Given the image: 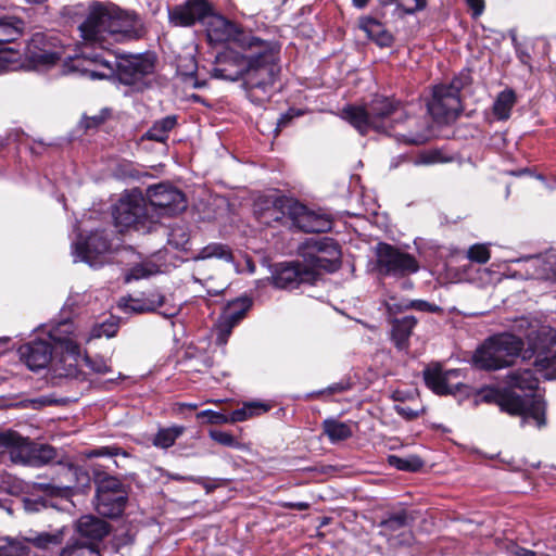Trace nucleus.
<instances>
[{
    "mask_svg": "<svg viewBox=\"0 0 556 556\" xmlns=\"http://www.w3.org/2000/svg\"><path fill=\"white\" fill-rule=\"evenodd\" d=\"M197 70H198L197 63L194 61H191L189 72L181 73V75L185 76V78H184L185 83L190 81V83H192L193 88L200 89L206 85V81L198 79Z\"/></svg>",
    "mask_w": 556,
    "mask_h": 556,
    "instance_id": "obj_59",
    "label": "nucleus"
},
{
    "mask_svg": "<svg viewBox=\"0 0 556 556\" xmlns=\"http://www.w3.org/2000/svg\"><path fill=\"white\" fill-rule=\"evenodd\" d=\"M155 271V266L152 264H137L126 274L125 281L129 282L131 280L143 279L153 275Z\"/></svg>",
    "mask_w": 556,
    "mask_h": 556,
    "instance_id": "obj_49",
    "label": "nucleus"
},
{
    "mask_svg": "<svg viewBox=\"0 0 556 556\" xmlns=\"http://www.w3.org/2000/svg\"><path fill=\"white\" fill-rule=\"evenodd\" d=\"M282 200H292V199L286 198V197L276 198L273 201L271 206L266 207L265 211L262 213V218H263L264 223H266V224H270L271 222H278V223H282V224L290 223L288 210L285 207H281V205H280L281 204L280 201H282Z\"/></svg>",
    "mask_w": 556,
    "mask_h": 556,
    "instance_id": "obj_40",
    "label": "nucleus"
},
{
    "mask_svg": "<svg viewBox=\"0 0 556 556\" xmlns=\"http://www.w3.org/2000/svg\"><path fill=\"white\" fill-rule=\"evenodd\" d=\"M269 406L261 402L245 403L241 408L235 409L229 416L211 409L200 412L198 418H206L210 424H228L244 421L248 418L265 413Z\"/></svg>",
    "mask_w": 556,
    "mask_h": 556,
    "instance_id": "obj_26",
    "label": "nucleus"
},
{
    "mask_svg": "<svg viewBox=\"0 0 556 556\" xmlns=\"http://www.w3.org/2000/svg\"><path fill=\"white\" fill-rule=\"evenodd\" d=\"M273 285L280 289H294L301 283H314V270L307 269L305 263L285 262L274 267Z\"/></svg>",
    "mask_w": 556,
    "mask_h": 556,
    "instance_id": "obj_19",
    "label": "nucleus"
},
{
    "mask_svg": "<svg viewBox=\"0 0 556 556\" xmlns=\"http://www.w3.org/2000/svg\"><path fill=\"white\" fill-rule=\"evenodd\" d=\"M359 29H362L366 34L367 38L374 41L379 48H390L395 41L394 36L380 21L375 17H361Z\"/></svg>",
    "mask_w": 556,
    "mask_h": 556,
    "instance_id": "obj_30",
    "label": "nucleus"
},
{
    "mask_svg": "<svg viewBox=\"0 0 556 556\" xmlns=\"http://www.w3.org/2000/svg\"><path fill=\"white\" fill-rule=\"evenodd\" d=\"M147 304L148 303L146 302V299L143 298L142 294L140 298L123 299V305H124L125 309L128 312H134V313L150 312L149 307H148L149 305H147Z\"/></svg>",
    "mask_w": 556,
    "mask_h": 556,
    "instance_id": "obj_55",
    "label": "nucleus"
},
{
    "mask_svg": "<svg viewBox=\"0 0 556 556\" xmlns=\"http://www.w3.org/2000/svg\"><path fill=\"white\" fill-rule=\"evenodd\" d=\"M66 528L55 530L54 532H39L31 536H26L22 541L29 543L39 549H50L63 543Z\"/></svg>",
    "mask_w": 556,
    "mask_h": 556,
    "instance_id": "obj_36",
    "label": "nucleus"
},
{
    "mask_svg": "<svg viewBox=\"0 0 556 556\" xmlns=\"http://www.w3.org/2000/svg\"><path fill=\"white\" fill-rule=\"evenodd\" d=\"M64 46L60 36L51 30L37 31L27 40L24 58L31 70L49 68L63 56Z\"/></svg>",
    "mask_w": 556,
    "mask_h": 556,
    "instance_id": "obj_8",
    "label": "nucleus"
},
{
    "mask_svg": "<svg viewBox=\"0 0 556 556\" xmlns=\"http://www.w3.org/2000/svg\"><path fill=\"white\" fill-rule=\"evenodd\" d=\"M345 119L362 135L372 129L369 111L367 106L348 105L343 109Z\"/></svg>",
    "mask_w": 556,
    "mask_h": 556,
    "instance_id": "obj_35",
    "label": "nucleus"
},
{
    "mask_svg": "<svg viewBox=\"0 0 556 556\" xmlns=\"http://www.w3.org/2000/svg\"><path fill=\"white\" fill-rule=\"evenodd\" d=\"M538 386L539 379L534 376V372L531 369H518L507 375L508 389H519L525 392L522 396L530 395L539 397L545 403L540 395L535 394Z\"/></svg>",
    "mask_w": 556,
    "mask_h": 556,
    "instance_id": "obj_32",
    "label": "nucleus"
},
{
    "mask_svg": "<svg viewBox=\"0 0 556 556\" xmlns=\"http://www.w3.org/2000/svg\"><path fill=\"white\" fill-rule=\"evenodd\" d=\"M534 366L544 372V378H556V336L548 332L540 336L531 346Z\"/></svg>",
    "mask_w": 556,
    "mask_h": 556,
    "instance_id": "obj_22",
    "label": "nucleus"
},
{
    "mask_svg": "<svg viewBox=\"0 0 556 556\" xmlns=\"http://www.w3.org/2000/svg\"><path fill=\"white\" fill-rule=\"evenodd\" d=\"M462 88L460 78H454L450 85H439L433 88L431 99L427 102V112L433 123L448 124L458 117L462 112L459 98Z\"/></svg>",
    "mask_w": 556,
    "mask_h": 556,
    "instance_id": "obj_9",
    "label": "nucleus"
},
{
    "mask_svg": "<svg viewBox=\"0 0 556 556\" xmlns=\"http://www.w3.org/2000/svg\"><path fill=\"white\" fill-rule=\"evenodd\" d=\"M415 5L414 7H403L401 4H397V7L407 15H414L415 13L422 11L427 7V0H414ZM396 0H387V3H395Z\"/></svg>",
    "mask_w": 556,
    "mask_h": 556,
    "instance_id": "obj_63",
    "label": "nucleus"
},
{
    "mask_svg": "<svg viewBox=\"0 0 556 556\" xmlns=\"http://www.w3.org/2000/svg\"><path fill=\"white\" fill-rule=\"evenodd\" d=\"M468 8L471 10L472 18H477L484 12V0H465Z\"/></svg>",
    "mask_w": 556,
    "mask_h": 556,
    "instance_id": "obj_64",
    "label": "nucleus"
},
{
    "mask_svg": "<svg viewBox=\"0 0 556 556\" xmlns=\"http://www.w3.org/2000/svg\"><path fill=\"white\" fill-rule=\"evenodd\" d=\"M60 556H100V553L94 547L74 539L61 549Z\"/></svg>",
    "mask_w": 556,
    "mask_h": 556,
    "instance_id": "obj_41",
    "label": "nucleus"
},
{
    "mask_svg": "<svg viewBox=\"0 0 556 556\" xmlns=\"http://www.w3.org/2000/svg\"><path fill=\"white\" fill-rule=\"evenodd\" d=\"M168 244L177 250L188 251L190 243V233L184 225H175L168 233Z\"/></svg>",
    "mask_w": 556,
    "mask_h": 556,
    "instance_id": "obj_44",
    "label": "nucleus"
},
{
    "mask_svg": "<svg viewBox=\"0 0 556 556\" xmlns=\"http://www.w3.org/2000/svg\"><path fill=\"white\" fill-rule=\"evenodd\" d=\"M388 311L391 313L393 311H401L403 308H415L417 311L421 312H429V313H440L442 308L435 304L429 303L427 301L422 300H413L407 302L404 305L397 306L396 304L388 303L387 304Z\"/></svg>",
    "mask_w": 556,
    "mask_h": 556,
    "instance_id": "obj_45",
    "label": "nucleus"
},
{
    "mask_svg": "<svg viewBox=\"0 0 556 556\" xmlns=\"http://www.w3.org/2000/svg\"><path fill=\"white\" fill-rule=\"evenodd\" d=\"M96 483L94 506L99 515L118 518L124 513L129 495V486L117 477L93 470Z\"/></svg>",
    "mask_w": 556,
    "mask_h": 556,
    "instance_id": "obj_6",
    "label": "nucleus"
},
{
    "mask_svg": "<svg viewBox=\"0 0 556 556\" xmlns=\"http://www.w3.org/2000/svg\"><path fill=\"white\" fill-rule=\"evenodd\" d=\"M481 399L486 403L498 405L502 412L521 417V426L533 422L539 429L546 425V403L530 395L520 396L515 390L485 388Z\"/></svg>",
    "mask_w": 556,
    "mask_h": 556,
    "instance_id": "obj_4",
    "label": "nucleus"
},
{
    "mask_svg": "<svg viewBox=\"0 0 556 556\" xmlns=\"http://www.w3.org/2000/svg\"><path fill=\"white\" fill-rule=\"evenodd\" d=\"M325 434L331 442L343 441L352 437L353 431L350 424L336 419H326L323 422Z\"/></svg>",
    "mask_w": 556,
    "mask_h": 556,
    "instance_id": "obj_38",
    "label": "nucleus"
},
{
    "mask_svg": "<svg viewBox=\"0 0 556 556\" xmlns=\"http://www.w3.org/2000/svg\"><path fill=\"white\" fill-rule=\"evenodd\" d=\"M118 330V324L114 319H109L102 324L94 325L87 340L99 339L101 337L113 338Z\"/></svg>",
    "mask_w": 556,
    "mask_h": 556,
    "instance_id": "obj_46",
    "label": "nucleus"
},
{
    "mask_svg": "<svg viewBox=\"0 0 556 556\" xmlns=\"http://www.w3.org/2000/svg\"><path fill=\"white\" fill-rule=\"evenodd\" d=\"M77 532L87 539L99 541L108 535L110 526L94 516H83L77 521Z\"/></svg>",
    "mask_w": 556,
    "mask_h": 556,
    "instance_id": "obj_33",
    "label": "nucleus"
},
{
    "mask_svg": "<svg viewBox=\"0 0 556 556\" xmlns=\"http://www.w3.org/2000/svg\"><path fill=\"white\" fill-rule=\"evenodd\" d=\"M298 253L307 269L314 270V280L321 270L336 271L341 264V249L332 238H309L300 244Z\"/></svg>",
    "mask_w": 556,
    "mask_h": 556,
    "instance_id": "obj_7",
    "label": "nucleus"
},
{
    "mask_svg": "<svg viewBox=\"0 0 556 556\" xmlns=\"http://www.w3.org/2000/svg\"><path fill=\"white\" fill-rule=\"evenodd\" d=\"M210 437L212 440L219 443L220 445L235 447V448L241 447L240 442H238L235 439V437L229 432L222 431V430H211Z\"/></svg>",
    "mask_w": 556,
    "mask_h": 556,
    "instance_id": "obj_53",
    "label": "nucleus"
},
{
    "mask_svg": "<svg viewBox=\"0 0 556 556\" xmlns=\"http://www.w3.org/2000/svg\"><path fill=\"white\" fill-rule=\"evenodd\" d=\"M289 212L290 225L304 232H327L332 228L330 215L308 210L296 200L280 201Z\"/></svg>",
    "mask_w": 556,
    "mask_h": 556,
    "instance_id": "obj_15",
    "label": "nucleus"
},
{
    "mask_svg": "<svg viewBox=\"0 0 556 556\" xmlns=\"http://www.w3.org/2000/svg\"><path fill=\"white\" fill-rule=\"evenodd\" d=\"M372 129L392 137L395 125L402 123L405 111L394 98L376 96L367 105Z\"/></svg>",
    "mask_w": 556,
    "mask_h": 556,
    "instance_id": "obj_13",
    "label": "nucleus"
},
{
    "mask_svg": "<svg viewBox=\"0 0 556 556\" xmlns=\"http://www.w3.org/2000/svg\"><path fill=\"white\" fill-rule=\"evenodd\" d=\"M418 320L416 317L403 316L401 318H394L391 321V340L395 348L400 351H406L409 348V338L413 334V330L416 327Z\"/></svg>",
    "mask_w": 556,
    "mask_h": 556,
    "instance_id": "obj_31",
    "label": "nucleus"
},
{
    "mask_svg": "<svg viewBox=\"0 0 556 556\" xmlns=\"http://www.w3.org/2000/svg\"><path fill=\"white\" fill-rule=\"evenodd\" d=\"M467 257L471 262L485 264L490 260L491 253L485 244H473L468 249Z\"/></svg>",
    "mask_w": 556,
    "mask_h": 556,
    "instance_id": "obj_50",
    "label": "nucleus"
},
{
    "mask_svg": "<svg viewBox=\"0 0 556 556\" xmlns=\"http://www.w3.org/2000/svg\"><path fill=\"white\" fill-rule=\"evenodd\" d=\"M74 249L81 261L92 264L98 256L111 250V240L104 230H97L86 240L77 241Z\"/></svg>",
    "mask_w": 556,
    "mask_h": 556,
    "instance_id": "obj_28",
    "label": "nucleus"
},
{
    "mask_svg": "<svg viewBox=\"0 0 556 556\" xmlns=\"http://www.w3.org/2000/svg\"><path fill=\"white\" fill-rule=\"evenodd\" d=\"M303 112L299 109H289L287 112L280 114L279 118L277 119V126L275 128V131L278 132L282 128L287 127L293 118L302 116Z\"/></svg>",
    "mask_w": 556,
    "mask_h": 556,
    "instance_id": "obj_57",
    "label": "nucleus"
},
{
    "mask_svg": "<svg viewBox=\"0 0 556 556\" xmlns=\"http://www.w3.org/2000/svg\"><path fill=\"white\" fill-rule=\"evenodd\" d=\"M252 303L249 299H237L230 302L217 323V342L225 344L232 328L237 326L250 309Z\"/></svg>",
    "mask_w": 556,
    "mask_h": 556,
    "instance_id": "obj_25",
    "label": "nucleus"
},
{
    "mask_svg": "<svg viewBox=\"0 0 556 556\" xmlns=\"http://www.w3.org/2000/svg\"><path fill=\"white\" fill-rule=\"evenodd\" d=\"M168 21L176 27H191L198 23L204 25L211 43L231 42L237 48H254L256 45L274 42L216 13L208 0H186L168 8Z\"/></svg>",
    "mask_w": 556,
    "mask_h": 556,
    "instance_id": "obj_2",
    "label": "nucleus"
},
{
    "mask_svg": "<svg viewBox=\"0 0 556 556\" xmlns=\"http://www.w3.org/2000/svg\"><path fill=\"white\" fill-rule=\"evenodd\" d=\"M426 386L438 395L454 394L464 387L462 369H443L435 363L427 366L422 371Z\"/></svg>",
    "mask_w": 556,
    "mask_h": 556,
    "instance_id": "obj_16",
    "label": "nucleus"
},
{
    "mask_svg": "<svg viewBox=\"0 0 556 556\" xmlns=\"http://www.w3.org/2000/svg\"><path fill=\"white\" fill-rule=\"evenodd\" d=\"M77 473V467L62 464L55 478H52L50 482H37L34 488L51 496L70 497L76 486Z\"/></svg>",
    "mask_w": 556,
    "mask_h": 556,
    "instance_id": "obj_23",
    "label": "nucleus"
},
{
    "mask_svg": "<svg viewBox=\"0 0 556 556\" xmlns=\"http://www.w3.org/2000/svg\"><path fill=\"white\" fill-rule=\"evenodd\" d=\"M453 155L443 148H430L420 151L417 155L400 154L390 164V169H396L401 165L430 166L435 164L450 163Z\"/></svg>",
    "mask_w": 556,
    "mask_h": 556,
    "instance_id": "obj_27",
    "label": "nucleus"
},
{
    "mask_svg": "<svg viewBox=\"0 0 556 556\" xmlns=\"http://www.w3.org/2000/svg\"><path fill=\"white\" fill-rule=\"evenodd\" d=\"M119 454H123V455H126L125 452H122V450L119 447H115V446H102V447H98V448H94L92 451H90L87 456L88 457H102V456H110V457H113V456H117Z\"/></svg>",
    "mask_w": 556,
    "mask_h": 556,
    "instance_id": "obj_60",
    "label": "nucleus"
},
{
    "mask_svg": "<svg viewBox=\"0 0 556 556\" xmlns=\"http://www.w3.org/2000/svg\"><path fill=\"white\" fill-rule=\"evenodd\" d=\"M96 59H100V66L102 70L108 73L113 78L117 79V62L119 61V56L117 55H106L104 53H96Z\"/></svg>",
    "mask_w": 556,
    "mask_h": 556,
    "instance_id": "obj_51",
    "label": "nucleus"
},
{
    "mask_svg": "<svg viewBox=\"0 0 556 556\" xmlns=\"http://www.w3.org/2000/svg\"><path fill=\"white\" fill-rule=\"evenodd\" d=\"M517 103V93L513 88H505L500 91L492 105V113L496 121L504 122L509 119L513 108Z\"/></svg>",
    "mask_w": 556,
    "mask_h": 556,
    "instance_id": "obj_34",
    "label": "nucleus"
},
{
    "mask_svg": "<svg viewBox=\"0 0 556 556\" xmlns=\"http://www.w3.org/2000/svg\"><path fill=\"white\" fill-rule=\"evenodd\" d=\"M109 115L110 110L108 108L102 109L99 114L93 116L84 115L78 124V129L83 132H86L89 129H96L106 121Z\"/></svg>",
    "mask_w": 556,
    "mask_h": 556,
    "instance_id": "obj_47",
    "label": "nucleus"
},
{
    "mask_svg": "<svg viewBox=\"0 0 556 556\" xmlns=\"http://www.w3.org/2000/svg\"><path fill=\"white\" fill-rule=\"evenodd\" d=\"M143 195L140 191L134 190L131 193L121 198L113 211V217L116 225L130 227L144 216Z\"/></svg>",
    "mask_w": 556,
    "mask_h": 556,
    "instance_id": "obj_24",
    "label": "nucleus"
},
{
    "mask_svg": "<svg viewBox=\"0 0 556 556\" xmlns=\"http://www.w3.org/2000/svg\"><path fill=\"white\" fill-rule=\"evenodd\" d=\"M29 547L18 539L0 538V556H26Z\"/></svg>",
    "mask_w": 556,
    "mask_h": 556,
    "instance_id": "obj_42",
    "label": "nucleus"
},
{
    "mask_svg": "<svg viewBox=\"0 0 556 556\" xmlns=\"http://www.w3.org/2000/svg\"><path fill=\"white\" fill-rule=\"evenodd\" d=\"M543 276L556 280V251L546 254L541 261Z\"/></svg>",
    "mask_w": 556,
    "mask_h": 556,
    "instance_id": "obj_56",
    "label": "nucleus"
},
{
    "mask_svg": "<svg viewBox=\"0 0 556 556\" xmlns=\"http://www.w3.org/2000/svg\"><path fill=\"white\" fill-rule=\"evenodd\" d=\"M408 516L406 511H400L390 515L387 519L380 522V527L387 531L394 532L407 525Z\"/></svg>",
    "mask_w": 556,
    "mask_h": 556,
    "instance_id": "obj_48",
    "label": "nucleus"
},
{
    "mask_svg": "<svg viewBox=\"0 0 556 556\" xmlns=\"http://www.w3.org/2000/svg\"><path fill=\"white\" fill-rule=\"evenodd\" d=\"M394 410L396 412L397 415H400L401 417H403L406 420H414L417 417H419L420 413L424 412V409H421V410L413 409L408 406H403V405H395Z\"/></svg>",
    "mask_w": 556,
    "mask_h": 556,
    "instance_id": "obj_62",
    "label": "nucleus"
},
{
    "mask_svg": "<svg viewBox=\"0 0 556 556\" xmlns=\"http://www.w3.org/2000/svg\"><path fill=\"white\" fill-rule=\"evenodd\" d=\"M515 53L519 62L526 66H528L529 71H532L531 64V54L529 48L523 43L517 48H515Z\"/></svg>",
    "mask_w": 556,
    "mask_h": 556,
    "instance_id": "obj_61",
    "label": "nucleus"
},
{
    "mask_svg": "<svg viewBox=\"0 0 556 556\" xmlns=\"http://www.w3.org/2000/svg\"><path fill=\"white\" fill-rule=\"evenodd\" d=\"M72 325L68 323L61 324L56 329H53L49 333L47 340L39 339L25 343L20 346L18 354L20 358L30 370H39L47 367L49 364H53L54 355L58 354L55 351V339L52 334L61 336L62 333L71 334Z\"/></svg>",
    "mask_w": 556,
    "mask_h": 556,
    "instance_id": "obj_11",
    "label": "nucleus"
},
{
    "mask_svg": "<svg viewBox=\"0 0 556 556\" xmlns=\"http://www.w3.org/2000/svg\"><path fill=\"white\" fill-rule=\"evenodd\" d=\"M0 443L10 448L9 454L13 463L38 467L52 462L56 457V450L53 446L33 443L14 432L1 434Z\"/></svg>",
    "mask_w": 556,
    "mask_h": 556,
    "instance_id": "obj_10",
    "label": "nucleus"
},
{
    "mask_svg": "<svg viewBox=\"0 0 556 556\" xmlns=\"http://www.w3.org/2000/svg\"><path fill=\"white\" fill-rule=\"evenodd\" d=\"M74 140V137L70 135L67 138H58L50 141H45L43 139L35 140L34 146L30 148L31 153L39 154L41 150L50 147H62L64 143H70Z\"/></svg>",
    "mask_w": 556,
    "mask_h": 556,
    "instance_id": "obj_54",
    "label": "nucleus"
},
{
    "mask_svg": "<svg viewBox=\"0 0 556 556\" xmlns=\"http://www.w3.org/2000/svg\"><path fill=\"white\" fill-rule=\"evenodd\" d=\"M218 53L211 77L225 81L242 80L249 100L262 105L269 99L279 76L277 64L280 47L278 42L256 45L254 48H239Z\"/></svg>",
    "mask_w": 556,
    "mask_h": 556,
    "instance_id": "obj_1",
    "label": "nucleus"
},
{
    "mask_svg": "<svg viewBox=\"0 0 556 556\" xmlns=\"http://www.w3.org/2000/svg\"><path fill=\"white\" fill-rule=\"evenodd\" d=\"M176 125L177 116L167 115L161 119L155 121L146 131L143 138L151 141L165 142L168 138V134L175 128Z\"/></svg>",
    "mask_w": 556,
    "mask_h": 556,
    "instance_id": "obj_37",
    "label": "nucleus"
},
{
    "mask_svg": "<svg viewBox=\"0 0 556 556\" xmlns=\"http://www.w3.org/2000/svg\"><path fill=\"white\" fill-rule=\"evenodd\" d=\"M402 122L406 123L404 131H394L392 137L399 143L421 146L437 137L434 123L427 116H405Z\"/></svg>",
    "mask_w": 556,
    "mask_h": 556,
    "instance_id": "obj_20",
    "label": "nucleus"
},
{
    "mask_svg": "<svg viewBox=\"0 0 556 556\" xmlns=\"http://www.w3.org/2000/svg\"><path fill=\"white\" fill-rule=\"evenodd\" d=\"M146 197L150 205L163 214L172 215L185 208L182 192L169 184L161 182L149 187Z\"/></svg>",
    "mask_w": 556,
    "mask_h": 556,
    "instance_id": "obj_21",
    "label": "nucleus"
},
{
    "mask_svg": "<svg viewBox=\"0 0 556 556\" xmlns=\"http://www.w3.org/2000/svg\"><path fill=\"white\" fill-rule=\"evenodd\" d=\"M55 339V351L53 370L61 377H76L78 369V359L80 358V348L74 338L71 336H56L52 334Z\"/></svg>",
    "mask_w": 556,
    "mask_h": 556,
    "instance_id": "obj_18",
    "label": "nucleus"
},
{
    "mask_svg": "<svg viewBox=\"0 0 556 556\" xmlns=\"http://www.w3.org/2000/svg\"><path fill=\"white\" fill-rule=\"evenodd\" d=\"M78 29L84 40L99 45H103L109 37L116 41L132 40L144 34L143 24L136 12L100 1L90 3L88 15Z\"/></svg>",
    "mask_w": 556,
    "mask_h": 556,
    "instance_id": "obj_3",
    "label": "nucleus"
},
{
    "mask_svg": "<svg viewBox=\"0 0 556 556\" xmlns=\"http://www.w3.org/2000/svg\"><path fill=\"white\" fill-rule=\"evenodd\" d=\"M117 80L125 86H135L154 72V59L146 53L119 55Z\"/></svg>",
    "mask_w": 556,
    "mask_h": 556,
    "instance_id": "obj_17",
    "label": "nucleus"
},
{
    "mask_svg": "<svg viewBox=\"0 0 556 556\" xmlns=\"http://www.w3.org/2000/svg\"><path fill=\"white\" fill-rule=\"evenodd\" d=\"M185 432V427L173 426L161 428L154 435L152 443L159 448H168L173 446L176 440Z\"/></svg>",
    "mask_w": 556,
    "mask_h": 556,
    "instance_id": "obj_39",
    "label": "nucleus"
},
{
    "mask_svg": "<svg viewBox=\"0 0 556 556\" xmlns=\"http://www.w3.org/2000/svg\"><path fill=\"white\" fill-rule=\"evenodd\" d=\"M191 260L194 262L193 267V278L195 280H201L199 276H202V261L206 260H219L226 263L233 262V253L231 248L228 244L222 242H211L203 247L198 253L191 256Z\"/></svg>",
    "mask_w": 556,
    "mask_h": 556,
    "instance_id": "obj_29",
    "label": "nucleus"
},
{
    "mask_svg": "<svg viewBox=\"0 0 556 556\" xmlns=\"http://www.w3.org/2000/svg\"><path fill=\"white\" fill-rule=\"evenodd\" d=\"M377 267L386 276L405 277L419 270V263L412 254L389 244L377 245Z\"/></svg>",
    "mask_w": 556,
    "mask_h": 556,
    "instance_id": "obj_12",
    "label": "nucleus"
},
{
    "mask_svg": "<svg viewBox=\"0 0 556 556\" xmlns=\"http://www.w3.org/2000/svg\"><path fill=\"white\" fill-rule=\"evenodd\" d=\"M389 464L403 471L415 472L422 468L424 462L420 457L416 455H410L407 457H400L396 455H390L388 458Z\"/></svg>",
    "mask_w": 556,
    "mask_h": 556,
    "instance_id": "obj_43",
    "label": "nucleus"
},
{
    "mask_svg": "<svg viewBox=\"0 0 556 556\" xmlns=\"http://www.w3.org/2000/svg\"><path fill=\"white\" fill-rule=\"evenodd\" d=\"M523 341L511 333H500L486 339L472 357L476 367L483 370H500L510 367L519 357Z\"/></svg>",
    "mask_w": 556,
    "mask_h": 556,
    "instance_id": "obj_5",
    "label": "nucleus"
},
{
    "mask_svg": "<svg viewBox=\"0 0 556 556\" xmlns=\"http://www.w3.org/2000/svg\"><path fill=\"white\" fill-rule=\"evenodd\" d=\"M142 295L146 299V302L148 303L147 305H149L148 307L150 312L156 311L165 302V296L159 291H153L148 294L142 293Z\"/></svg>",
    "mask_w": 556,
    "mask_h": 556,
    "instance_id": "obj_58",
    "label": "nucleus"
},
{
    "mask_svg": "<svg viewBox=\"0 0 556 556\" xmlns=\"http://www.w3.org/2000/svg\"><path fill=\"white\" fill-rule=\"evenodd\" d=\"M25 29L22 17L0 11V73L18 60L20 52L9 45L22 37Z\"/></svg>",
    "mask_w": 556,
    "mask_h": 556,
    "instance_id": "obj_14",
    "label": "nucleus"
},
{
    "mask_svg": "<svg viewBox=\"0 0 556 556\" xmlns=\"http://www.w3.org/2000/svg\"><path fill=\"white\" fill-rule=\"evenodd\" d=\"M84 361L86 365L96 374L103 375L112 370L111 366L108 364V361L102 356L97 355L94 357H90L85 355Z\"/></svg>",
    "mask_w": 556,
    "mask_h": 556,
    "instance_id": "obj_52",
    "label": "nucleus"
}]
</instances>
